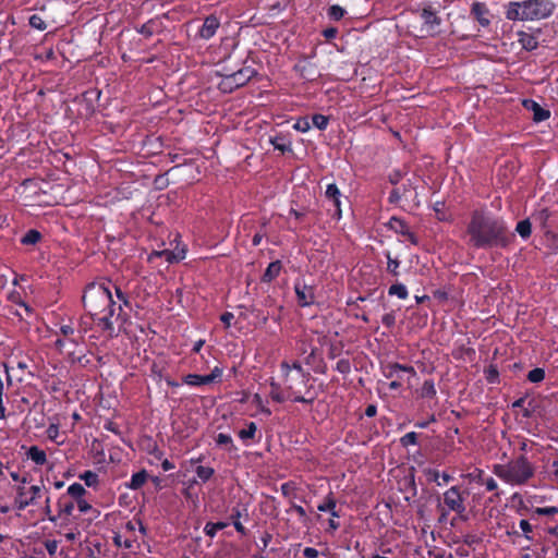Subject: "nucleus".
Returning <instances> with one entry per match:
<instances>
[{
    "label": "nucleus",
    "instance_id": "obj_3",
    "mask_svg": "<svg viewBox=\"0 0 558 558\" xmlns=\"http://www.w3.org/2000/svg\"><path fill=\"white\" fill-rule=\"evenodd\" d=\"M494 474L511 486H522L534 477L535 466L522 454L505 464H496Z\"/></svg>",
    "mask_w": 558,
    "mask_h": 558
},
{
    "label": "nucleus",
    "instance_id": "obj_29",
    "mask_svg": "<svg viewBox=\"0 0 558 558\" xmlns=\"http://www.w3.org/2000/svg\"><path fill=\"white\" fill-rule=\"evenodd\" d=\"M86 493L83 485L80 483H74L68 487V495L72 497L75 501L83 498V495Z\"/></svg>",
    "mask_w": 558,
    "mask_h": 558
},
{
    "label": "nucleus",
    "instance_id": "obj_60",
    "mask_svg": "<svg viewBox=\"0 0 558 558\" xmlns=\"http://www.w3.org/2000/svg\"><path fill=\"white\" fill-rule=\"evenodd\" d=\"M303 555L305 558H317L318 550L313 547H305L303 550Z\"/></svg>",
    "mask_w": 558,
    "mask_h": 558
},
{
    "label": "nucleus",
    "instance_id": "obj_61",
    "mask_svg": "<svg viewBox=\"0 0 558 558\" xmlns=\"http://www.w3.org/2000/svg\"><path fill=\"white\" fill-rule=\"evenodd\" d=\"M338 34L337 28L335 27H328L323 31V35L326 39H333Z\"/></svg>",
    "mask_w": 558,
    "mask_h": 558
},
{
    "label": "nucleus",
    "instance_id": "obj_11",
    "mask_svg": "<svg viewBox=\"0 0 558 558\" xmlns=\"http://www.w3.org/2000/svg\"><path fill=\"white\" fill-rule=\"evenodd\" d=\"M156 257H163L166 262L172 264L182 260L185 257V250L180 248L177 251H155L149 255V259L153 260Z\"/></svg>",
    "mask_w": 558,
    "mask_h": 558
},
{
    "label": "nucleus",
    "instance_id": "obj_19",
    "mask_svg": "<svg viewBox=\"0 0 558 558\" xmlns=\"http://www.w3.org/2000/svg\"><path fill=\"white\" fill-rule=\"evenodd\" d=\"M26 456L37 465H43L47 461L46 452L37 446L29 447Z\"/></svg>",
    "mask_w": 558,
    "mask_h": 558
},
{
    "label": "nucleus",
    "instance_id": "obj_6",
    "mask_svg": "<svg viewBox=\"0 0 558 558\" xmlns=\"http://www.w3.org/2000/svg\"><path fill=\"white\" fill-rule=\"evenodd\" d=\"M15 505L19 510L36 504V500L41 497L43 487L38 485H26V480L23 478L16 485Z\"/></svg>",
    "mask_w": 558,
    "mask_h": 558
},
{
    "label": "nucleus",
    "instance_id": "obj_57",
    "mask_svg": "<svg viewBox=\"0 0 558 558\" xmlns=\"http://www.w3.org/2000/svg\"><path fill=\"white\" fill-rule=\"evenodd\" d=\"M402 179V172L400 170H395L389 174V181L391 184L397 185Z\"/></svg>",
    "mask_w": 558,
    "mask_h": 558
},
{
    "label": "nucleus",
    "instance_id": "obj_10",
    "mask_svg": "<svg viewBox=\"0 0 558 558\" xmlns=\"http://www.w3.org/2000/svg\"><path fill=\"white\" fill-rule=\"evenodd\" d=\"M219 26H220L219 20L216 16L210 15L205 19V21L198 32V35L203 39H210L216 34Z\"/></svg>",
    "mask_w": 558,
    "mask_h": 558
},
{
    "label": "nucleus",
    "instance_id": "obj_32",
    "mask_svg": "<svg viewBox=\"0 0 558 558\" xmlns=\"http://www.w3.org/2000/svg\"><path fill=\"white\" fill-rule=\"evenodd\" d=\"M40 233L37 230H28L27 233L22 238L21 242L25 245L36 244L40 240Z\"/></svg>",
    "mask_w": 558,
    "mask_h": 558
},
{
    "label": "nucleus",
    "instance_id": "obj_1",
    "mask_svg": "<svg viewBox=\"0 0 558 558\" xmlns=\"http://www.w3.org/2000/svg\"><path fill=\"white\" fill-rule=\"evenodd\" d=\"M83 303L98 327L112 336L114 328L112 317L121 312V305H116L111 291L105 284L88 286L83 295Z\"/></svg>",
    "mask_w": 558,
    "mask_h": 558
},
{
    "label": "nucleus",
    "instance_id": "obj_51",
    "mask_svg": "<svg viewBox=\"0 0 558 558\" xmlns=\"http://www.w3.org/2000/svg\"><path fill=\"white\" fill-rule=\"evenodd\" d=\"M402 197L408 198V191L401 190V187H395L390 193V198L392 201H398Z\"/></svg>",
    "mask_w": 558,
    "mask_h": 558
},
{
    "label": "nucleus",
    "instance_id": "obj_4",
    "mask_svg": "<svg viewBox=\"0 0 558 558\" xmlns=\"http://www.w3.org/2000/svg\"><path fill=\"white\" fill-rule=\"evenodd\" d=\"M555 5L549 0H526L510 2L507 5L506 17L511 21H538L554 12Z\"/></svg>",
    "mask_w": 558,
    "mask_h": 558
},
{
    "label": "nucleus",
    "instance_id": "obj_54",
    "mask_svg": "<svg viewBox=\"0 0 558 558\" xmlns=\"http://www.w3.org/2000/svg\"><path fill=\"white\" fill-rule=\"evenodd\" d=\"M381 322L386 327L390 328L396 323V316L393 313H387L383 316Z\"/></svg>",
    "mask_w": 558,
    "mask_h": 558
},
{
    "label": "nucleus",
    "instance_id": "obj_17",
    "mask_svg": "<svg viewBox=\"0 0 558 558\" xmlns=\"http://www.w3.org/2000/svg\"><path fill=\"white\" fill-rule=\"evenodd\" d=\"M255 74V70L251 66H245L240 69L239 71L232 73V77L235 81L238 87L245 85Z\"/></svg>",
    "mask_w": 558,
    "mask_h": 558
},
{
    "label": "nucleus",
    "instance_id": "obj_43",
    "mask_svg": "<svg viewBox=\"0 0 558 558\" xmlns=\"http://www.w3.org/2000/svg\"><path fill=\"white\" fill-rule=\"evenodd\" d=\"M534 514H537V515H554V514H557L558 513V508L557 507H537L534 509Z\"/></svg>",
    "mask_w": 558,
    "mask_h": 558
},
{
    "label": "nucleus",
    "instance_id": "obj_28",
    "mask_svg": "<svg viewBox=\"0 0 558 558\" xmlns=\"http://www.w3.org/2000/svg\"><path fill=\"white\" fill-rule=\"evenodd\" d=\"M388 293L390 295H396V296H398L401 300H405L408 298V295H409L407 287L404 284H402V283L392 284L389 288Z\"/></svg>",
    "mask_w": 558,
    "mask_h": 558
},
{
    "label": "nucleus",
    "instance_id": "obj_39",
    "mask_svg": "<svg viewBox=\"0 0 558 558\" xmlns=\"http://www.w3.org/2000/svg\"><path fill=\"white\" fill-rule=\"evenodd\" d=\"M386 257H387V270L390 274L397 276L399 274L398 268L400 266V262L398 259L392 258L390 255V252L386 253Z\"/></svg>",
    "mask_w": 558,
    "mask_h": 558
},
{
    "label": "nucleus",
    "instance_id": "obj_46",
    "mask_svg": "<svg viewBox=\"0 0 558 558\" xmlns=\"http://www.w3.org/2000/svg\"><path fill=\"white\" fill-rule=\"evenodd\" d=\"M29 24L32 27H34L36 29H39V31L46 29V23L39 15H36V14L32 15L29 17Z\"/></svg>",
    "mask_w": 558,
    "mask_h": 558
},
{
    "label": "nucleus",
    "instance_id": "obj_15",
    "mask_svg": "<svg viewBox=\"0 0 558 558\" xmlns=\"http://www.w3.org/2000/svg\"><path fill=\"white\" fill-rule=\"evenodd\" d=\"M472 14L475 16L481 26L486 27L489 25L490 21L488 19V10L485 4L480 2H474L472 4Z\"/></svg>",
    "mask_w": 558,
    "mask_h": 558
},
{
    "label": "nucleus",
    "instance_id": "obj_62",
    "mask_svg": "<svg viewBox=\"0 0 558 558\" xmlns=\"http://www.w3.org/2000/svg\"><path fill=\"white\" fill-rule=\"evenodd\" d=\"M484 484L488 492H493L498 487L497 482L493 477L487 478Z\"/></svg>",
    "mask_w": 558,
    "mask_h": 558
},
{
    "label": "nucleus",
    "instance_id": "obj_30",
    "mask_svg": "<svg viewBox=\"0 0 558 558\" xmlns=\"http://www.w3.org/2000/svg\"><path fill=\"white\" fill-rule=\"evenodd\" d=\"M389 226L393 231L402 235H405L409 231V227L405 225L403 220L399 218H391L389 221Z\"/></svg>",
    "mask_w": 558,
    "mask_h": 558
},
{
    "label": "nucleus",
    "instance_id": "obj_55",
    "mask_svg": "<svg viewBox=\"0 0 558 558\" xmlns=\"http://www.w3.org/2000/svg\"><path fill=\"white\" fill-rule=\"evenodd\" d=\"M76 507L78 508L80 512L86 513L89 510H92V506L83 498L76 500Z\"/></svg>",
    "mask_w": 558,
    "mask_h": 558
},
{
    "label": "nucleus",
    "instance_id": "obj_64",
    "mask_svg": "<svg viewBox=\"0 0 558 558\" xmlns=\"http://www.w3.org/2000/svg\"><path fill=\"white\" fill-rule=\"evenodd\" d=\"M57 349L60 351L63 350L68 344H72L66 338L63 337V339H57L54 342Z\"/></svg>",
    "mask_w": 558,
    "mask_h": 558
},
{
    "label": "nucleus",
    "instance_id": "obj_12",
    "mask_svg": "<svg viewBox=\"0 0 558 558\" xmlns=\"http://www.w3.org/2000/svg\"><path fill=\"white\" fill-rule=\"evenodd\" d=\"M201 461L202 458L198 457L191 459L190 463L196 465L194 470L195 474L201 482L205 483L213 477V475L215 474V470L211 466L198 464Z\"/></svg>",
    "mask_w": 558,
    "mask_h": 558
},
{
    "label": "nucleus",
    "instance_id": "obj_52",
    "mask_svg": "<svg viewBox=\"0 0 558 558\" xmlns=\"http://www.w3.org/2000/svg\"><path fill=\"white\" fill-rule=\"evenodd\" d=\"M46 550L50 556H53L59 547V542L56 539H50L45 543Z\"/></svg>",
    "mask_w": 558,
    "mask_h": 558
},
{
    "label": "nucleus",
    "instance_id": "obj_63",
    "mask_svg": "<svg viewBox=\"0 0 558 558\" xmlns=\"http://www.w3.org/2000/svg\"><path fill=\"white\" fill-rule=\"evenodd\" d=\"M222 372L220 368L215 367L210 374L206 375L207 378H210V383H213L215 379L219 378L221 376Z\"/></svg>",
    "mask_w": 558,
    "mask_h": 558
},
{
    "label": "nucleus",
    "instance_id": "obj_9",
    "mask_svg": "<svg viewBox=\"0 0 558 558\" xmlns=\"http://www.w3.org/2000/svg\"><path fill=\"white\" fill-rule=\"evenodd\" d=\"M294 291L300 306H310L314 303L315 294L312 286H308L305 282L298 280L294 283Z\"/></svg>",
    "mask_w": 558,
    "mask_h": 558
},
{
    "label": "nucleus",
    "instance_id": "obj_21",
    "mask_svg": "<svg viewBox=\"0 0 558 558\" xmlns=\"http://www.w3.org/2000/svg\"><path fill=\"white\" fill-rule=\"evenodd\" d=\"M270 388V397L272 398V400L277 402H284L286 400H290V397L286 391V386L283 388H280V386L277 383H271Z\"/></svg>",
    "mask_w": 558,
    "mask_h": 558
},
{
    "label": "nucleus",
    "instance_id": "obj_34",
    "mask_svg": "<svg viewBox=\"0 0 558 558\" xmlns=\"http://www.w3.org/2000/svg\"><path fill=\"white\" fill-rule=\"evenodd\" d=\"M234 84H235L234 78L232 77V75H231V74H229V75H226V76L221 80V82H220V84H219V87H220V89H221V90H223V92H229V93H230V92H232L233 89L239 88V87H238L236 85H234Z\"/></svg>",
    "mask_w": 558,
    "mask_h": 558
},
{
    "label": "nucleus",
    "instance_id": "obj_49",
    "mask_svg": "<svg viewBox=\"0 0 558 558\" xmlns=\"http://www.w3.org/2000/svg\"><path fill=\"white\" fill-rule=\"evenodd\" d=\"M417 440V435L414 432L407 433L402 438L401 442L404 446L415 445Z\"/></svg>",
    "mask_w": 558,
    "mask_h": 558
},
{
    "label": "nucleus",
    "instance_id": "obj_14",
    "mask_svg": "<svg viewBox=\"0 0 558 558\" xmlns=\"http://www.w3.org/2000/svg\"><path fill=\"white\" fill-rule=\"evenodd\" d=\"M402 372H407V373H409L411 375H415V371H414V368L412 366H404V365L395 363V364L387 365V367L385 369V376L387 378L400 379L401 378L400 374Z\"/></svg>",
    "mask_w": 558,
    "mask_h": 558
},
{
    "label": "nucleus",
    "instance_id": "obj_16",
    "mask_svg": "<svg viewBox=\"0 0 558 558\" xmlns=\"http://www.w3.org/2000/svg\"><path fill=\"white\" fill-rule=\"evenodd\" d=\"M420 16L426 27V32L434 33L436 27L439 25V19L437 15L428 9H424Z\"/></svg>",
    "mask_w": 558,
    "mask_h": 558
},
{
    "label": "nucleus",
    "instance_id": "obj_33",
    "mask_svg": "<svg viewBox=\"0 0 558 558\" xmlns=\"http://www.w3.org/2000/svg\"><path fill=\"white\" fill-rule=\"evenodd\" d=\"M226 526H227V523H223V522H217V523L208 522L204 527V532L209 537H214L218 531L225 529Z\"/></svg>",
    "mask_w": 558,
    "mask_h": 558
},
{
    "label": "nucleus",
    "instance_id": "obj_37",
    "mask_svg": "<svg viewBox=\"0 0 558 558\" xmlns=\"http://www.w3.org/2000/svg\"><path fill=\"white\" fill-rule=\"evenodd\" d=\"M345 10L338 4H333L328 9V16L335 21L342 19Z\"/></svg>",
    "mask_w": 558,
    "mask_h": 558
},
{
    "label": "nucleus",
    "instance_id": "obj_35",
    "mask_svg": "<svg viewBox=\"0 0 558 558\" xmlns=\"http://www.w3.org/2000/svg\"><path fill=\"white\" fill-rule=\"evenodd\" d=\"M515 230H517V232L523 239L529 238L530 234H531V222H530V220L525 219V220H522V221L518 222Z\"/></svg>",
    "mask_w": 558,
    "mask_h": 558
},
{
    "label": "nucleus",
    "instance_id": "obj_27",
    "mask_svg": "<svg viewBox=\"0 0 558 558\" xmlns=\"http://www.w3.org/2000/svg\"><path fill=\"white\" fill-rule=\"evenodd\" d=\"M257 430V426L254 422H250L246 428H243L239 432V437L241 440L246 442L250 439H253Z\"/></svg>",
    "mask_w": 558,
    "mask_h": 558
},
{
    "label": "nucleus",
    "instance_id": "obj_13",
    "mask_svg": "<svg viewBox=\"0 0 558 558\" xmlns=\"http://www.w3.org/2000/svg\"><path fill=\"white\" fill-rule=\"evenodd\" d=\"M524 107L533 112V120L535 122H542L549 118V111L542 108L537 102L533 100H524Z\"/></svg>",
    "mask_w": 558,
    "mask_h": 558
},
{
    "label": "nucleus",
    "instance_id": "obj_25",
    "mask_svg": "<svg viewBox=\"0 0 558 558\" xmlns=\"http://www.w3.org/2000/svg\"><path fill=\"white\" fill-rule=\"evenodd\" d=\"M270 143L274 147L282 153L291 150V142L282 135H277L270 138Z\"/></svg>",
    "mask_w": 558,
    "mask_h": 558
},
{
    "label": "nucleus",
    "instance_id": "obj_44",
    "mask_svg": "<svg viewBox=\"0 0 558 558\" xmlns=\"http://www.w3.org/2000/svg\"><path fill=\"white\" fill-rule=\"evenodd\" d=\"M8 300L11 301L14 304L20 305L24 308L25 312H28V307L22 302V295L19 291H13L8 294Z\"/></svg>",
    "mask_w": 558,
    "mask_h": 558
},
{
    "label": "nucleus",
    "instance_id": "obj_31",
    "mask_svg": "<svg viewBox=\"0 0 558 558\" xmlns=\"http://www.w3.org/2000/svg\"><path fill=\"white\" fill-rule=\"evenodd\" d=\"M216 444L220 447L226 448L227 450L233 449V441L230 435L220 433L215 438Z\"/></svg>",
    "mask_w": 558,
    "mask_h": 558
},
{
    "label": "nucleus",
    "instance_id": "obj_48",
    "mask_svg": "<svg viewBox=\"0 0 558 558\" xmlns=\"http://www.w3.org/2000/svg\"><path fill=\"white\" fill-rule=\"evenodd\" d=\"M136 527H138V531L145 535L146 534V529L145 526L143 525V523L140 521V520H134V521H129L126 524H125V529L129 530V531H135Z\"/></svg>",
    "mask_w": 558,
    "mask_h": 558
},
{
    "label": "nucleus",
    "instance_id": "obj_53",
    "mask_svg": "<svg viewBox=\"0 0 558 558\" xmlns=\"http://www.w3.org/2000/svg\"><path fill=\"white\" fill-rule=\"evenodd\" d=\"M520 529L524 533V536L526 539H532V537L530 535L532 532V525L530 524V522L527 520L520 521Z\"/></svg>",
    "mask_w": 558,
    "mask_h": 558
},
{
    "label": "nucleus",
    "instance_id": "obj_2",
    "mask_svg": "<svg viewBox=\"0 0 558 558\" xmlns=\"http://www.w3.org/2000/svg\"><path fill=\"white\" fill-rule=\"evenodd\" d=\"M502 221L486 215L482 211H475L468 227V233L474 246H489L500 240L505 232Z\"/></svg>",
    "mask_w": 558,
    "mask_h": 558
},
{
    "label": "nucleus",
    "instance_id": "obj_20",
    "mask_svg": "<svg viewBox=\"0 0 558 558\" xmlns=\"http://www.w3.org/2000/svg\"><path fill=\"white\" fill-rule=\"evenodd\" d=\"M147 478H148V473L145 470H142L137 473H134L131 476V480L126 484V487L132 490H136V489L141 488L146 483Z\"/></svg>",
    "mask_w": 558,
    "mask_h": 558
},
{
    "label": "nucleus",
    "instance_id": "obj_18",
    "mask_svg": "<svg viewBox=\"0 0 558 558\" xmlns=\"http://www.w3.org/2000/svg\"><path fill=\"white\" fill-rule=\"evenodd\" d=\"M325 196L329 199L337 209V215L340 217V196L341 193L336 184H328L325 191Z\"/></svg>",
    "mask_w": 558,
    "mask_h": 558
},
{
    "label": "nucleus",
    "instance_id": "obj_59",
    "mask_svg": "<svg viewBox=\"0 0 558 558\" xmlns=\"http://www.w3.org/2000/svg\"><path fill=\"white\" fill-rule=\"evenodd\" d=\"M427 474L430 481H434L438 486H442V483L440 482V473L437 470H428Z\"/></svg>",
    "mask_w": 558,
    "mask_h": 558
},
{
    "label": "nucleus",
    "instance_id": "obj_5",
    "mask_svg": "<svg viewBox=\"0 0 558 558\" xmlns=\"http://www.w3.org/2000/svg\"><path fill=\"white\" fill-rule=\"evenodd\" d=\"M281 368L284 373L286 379H284V386L286 391L290 397V400L294 402H310L311 400L305 399L302 396V391L306 386V376L304 373H291V368L289 363L283 362L281 364Z\"/></svg>",
    "mask_w": 558,
    "mask_h": 558
},
{
    "label": "nucleus",
    "instance_id": "obj_45",
    "mask_svg": "<svg viewBox=\"0 0 558 558\" xmlns=\"http://www.w3.org/2000/svg\"><path fill=\"white\" fill-rule=\"evenodd\" d=\"M81 478L85 481V484L89 487L96 485L98 482L97 474L92 471H86L84 474L81 475Z\"/></svg>",
    "mask_w": 558,
    "mask_h": 558
},
{
    "label": "nucleus",
    "instance_id": "obj_41",
    "mask_svg": "<svg viewBox=\"0 0 558 558\" xmlns=\"http://www.w3.org/2000/svg\"><path fill=\"white\" fill-rule=\"evenodd\" d=\"M47 437L54 441L56 444L60 445L63 442V440H60L59 437H60V432H59V427L57 425H50L48 428H47Z\"/></svg>",
    "mask_w": 558,
    "mask_h": 558
},
{
    "label": "nucleus",
    "instance_id": "obj_42",
    "mask_svg": "<svg viewBox=\"0 0 558 558\" xmlns=\"http://www.w3.org/2000/svg\"><path fill=\"white\" fill-rule=\"evenodd\" d=\"M313 125L318 130H325L328 125V118L323 114H314L312 118Z\"/></svg>",
    "mask_w": 558,
    "mask_h": 558
},
{
    "label": "nucleus",
    "instance_id": "obj_24",
    "mask_svg": "<svg viewBox=\"0 0 558 558\" xmlns=\"http://www.w3.org/2000/svg\"><path fill=\"white\" fill-rule=\"evenodd\" d=\"M58 507H59L60 515H62V514L71 515L74 508L76 507V501L75 500L72 501L68 497L62 496L59 499Z\"/></svg>",
    "mask_w": 558,
    "mask_h": 558
},
{
    "label": "nucleus",
    "instance_id": "obj_40",
    "mask_svg": "<svg viewBox=\"0 0 558 558\" xmlns=\"http://www.w3.org/2000/svg\"><path fill=\"white\" fill-rule=\"evenodd\" d=\"M545 378V372L543 368H534L529 372L527 379L531 383H541Z\"/></svg>",
    "mask_w": 558,
    "mask_h": 558
},
{
    "label": "nucleus",
    "instance_id": "obj_36",
    "mask_svg": "<svg viewBox=\"0 0 558 558\" xmlns=\"http://www.w3.org/2000/svg\"><path fill=\"white\" fill-rule=\"evenodd\" d=\"M60 332L61 335L66 338L71 343H75L76 339L74 337L75 330L72 325L64 324L60 326Z\"/></svg>",
    "mask_w": 558,
    "mask_h": 558
},
{
    "label": "nucleus",
    "instance_id": "obj_22",
    "mask_svg": "<svg viewBox=\"0 0 558 558\" xmlns=\"http://www.w3.org/2000/svg\"><path fill=\"white\" fill-rule=\"evenodd\" d=\"M519 41L529 51L536 49L538 45L537 39L533 35L524 32L519 33Z\"/></svg>",
    "mask_w": 558,
    "mask_h": 558
},
{
    "label": "nucleus",
    "instance_id": "obj_56",
    "mask_svg": "<svg viewBox=\"0 0 558 558\" xmlns=\"http://www.w3.org/2000/svg\"><path fill=\"white\" fill-rule=\"evenodd\" d=\"M548 218V210L547 209H541L536 214L533 215V219L535 221H539L541 223H544Z\"/></svg>",
    "mask_w": 558,
    "mask_h": 558
},
{
    "label": "nucleus",
    "instance_id": "obj_26",
    "mask_svg": "<svg viewBox=\"0 0 558 558\" xmlns=\"http://www.w3.org/2000/svg\"><path fill=\"white\" fill-rule=\"evenodd\" d=\"M184 383L190 386H201L210 384V378H207L206 375L189 374L184 377Z\"/></svg>",
    "mask_w": 558,
    "mask_h": 558
},
{
    "label": "nucleus",
    "instance_id": "obj_23",
    "mask_svg": "<svg viewBox=\"0 0 558 558\" xmlns=\"http://www.w3.org/2000/svg\"><path fill=\"white\" fill-rule=\"evenodd\" d=\"M280 271H281V264L279 260L270 263L263 276V281L270 282L271 280H274L275 278H277L279 276Z\"/></svg>",
    "mask_w": 558,
    "mask_h": 558
},
{
    "label": "nucleus",
    "instance_id": "obj_58",
    "mask_svg": "<svg viewBox=\"0 0 558 558\" xmlns=\"http://www.w3.org/2000/svg\"><path fill=\"white\" fill-rule=\"evenodd\" d=\"M233 318L234 315L231 312H226L220 316V320L225 324L227 328L231 326Z\"/></svg>",
    "mask_w": 558,
    "mask_h": 558
},
{
    "label": "nucleus",
    "instance_id": "obj_38",
    "mask_svg": "<svg viewBox=\"0 0 558 558\" xmlns=\"http://www.w3.org/2000/svg\"><path fill=\"white\" fill-rule=\"evenodd\" d=\"M436 395V388L433 380H426L422 387V397L433 398Z\"/></svg>",
    "mask_w": 558,
    "mask_h": 558
},
{
    "label": "nucleus",
    "instance_id": "obj_50",
    "mask_svg": "<svg viewBox=\"0 0 558 558\" xmlns=\"http://www.w3.org/2000/svg\"><path fill=\"white\" fill-rule=\"evenodd\" d=\"M240 517H241V513L239 510H236L233 514H232V519H233V525L235 527V530L241 533V534H245V527L242 525V523L240 522Z\"/></svg>",
    "mask_w": 558,
    "mask_h": 558
},
{
    "label": "nucleus",
    "instance_id": "obj_47",
    "mask_svg": "<svg viewBox=\"0 0 558 558\" xmlns=\"http://www.w3.org/2000/svg\"><path fill=\"white\" fill-rule=\"evenodd\" d=\"M293 128L299 132L305 133L311 129V124L308 119L301 118L294 123Z\"/></svg>",
    "mask_w": 558,
    "mask_h": 558
},
{
    "label": "nucleus",
    "instance_id": "obj_8",
    "mask_svg": "<svg viewBox=\"0 0 558 558\" xmlns=\"http://www.w3.org/2000/svg\"><path fill=\"white\" fill-rule=\"evenodd\" d=\"M317 510L320 512L330 513L331 518L328 522V525L331 531H336L339 529L340 524L335 519L339 518L340 514L337 510V502L331 495H328L326 499L317 506Z\"/></svg>",
    "mask_w": 558,
    "mask_h": 558
},
{
    "label": "nucleus",
    "instance_id": "obj_7",
    "mask_svg": "<svg viewBox=\"0 0 558 558\" xmlns=\"http://www.w3.org/2000/svg\"><path fill=\"white\" fill-rule=\"evenodd\" d=\"M442 500L448 511L456 512L458 514H462L465 511V497L459 486H452L447 489L444 493Z\"/></svg>",
    "mask_w": 558,
    "mask_h": 558
}]
</instances>
